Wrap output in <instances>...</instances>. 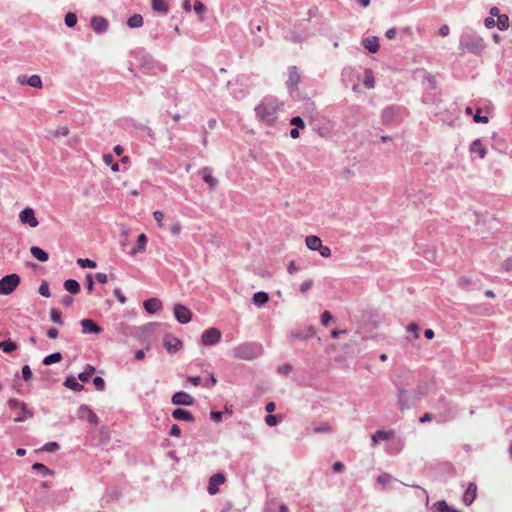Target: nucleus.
<instances>
[{
	"label": "nucleus",
	"mask_w": 512,
	"mask_h": 512,
	"mask_svg": "<svg viewBox=\"0 0 512 512\" xmlns=\"http://www.w3.org/2000/svg\"><path fill=\"white\" fill-rule=\"evenodd\" d=\"M279 109V104L273 100H264L261 102L256 108L255 112L257 117L267 125H272L277 116V111Z\"/></svg>",
	"instance_id": "obj_1"
},
{
	"label": "nucleus",
	"mask_w": 512,
	"mask_h": 512,
	"mask_svg": "<svg viewBox=\"0 0 512 512\" xmlns=\"http://www.w3.org/2000/svg\"><path fill=\"white\" fill-rule=\"evenodd\" d=\"M485 47L483 39L475 34L464 33L460 37L459 48L462 53H478Z\"/></svg>",
	"instance_id": "obj_2"
},
{
	"label": "nucleus",
	"mask_w": 512,
	"mask_h": 512,
	"mask_svg": "<svg viewBox=\"0 0 512 512\" xmlns=\"http://www.w3.org/2000/svg\"><path fill=\"white\" fill-rule=\"evenodd\" d=\"M262 354V346L256 343H242L233 349V355L241 360H253Z\"/></svg>",
	"instance_id": "obj_3"
},
{
	"label": "nucleus",
	"mask_w": 512,
	"mask_h": 512,
	"mask_svg": "<svg viewBox=\"0 0 512 512\" xmlns=\"http://www.w3.org/2000/svg\"><path fill=\"white\" fill-rule=\"evenodd\" d=\"M20 276L18 274H9L0 279V295L11 294L20 284Z\"/></svg>",
	"instance_id": "obj_4"
},
{
	"label": "nucleus",
	"mask_w": 512,
	"mask_h": 512,
	"mask_svg": "<svg viewBox=\"0 0 512 512\" xmlns=\"http://www.w3.org/2000/svg\"><path fill=\"white\" fill-rule=\"evenodd\" d=\"M220 340H221V331L215 327L205 330L201 335V342L203 345H206V346L215 345Z\"/></svg>",
	"instance_id": "obj_5"
},
{
	"label": "nucleus",
	"mask_w": 512,
	"mask_h": 512,
	"mask_svg": "<svg viewBox=\"0 0 512 512\" xmlns=\"http://www.w3.org/2000/svg\"><path fill=\"white\" fill-rule=\"evenodd\" d=\"M173 313L176 320L181 324H187L188 322L191 321V311L182 304H176L173 308Z\"/></svg>",
	"instance_id": "obj_6"
},
{
	"label": "nucleus",
	"mask_w": 512,
	"mask_h": 512,
	"mask_svg": "<svg viewBox=\"0 0 512 512\" xmlns=\"http://www.w3.org/2000/svg\"><path fill=\"white\" fill-rule=\"evenodd\" d=\"M19 219L22 224L29 225L32 228L37 227L39 224L37 218L35 217L34 210L30 207H27L20 212Z\"/></svg>",
	"instance_id": "obj_7"
},
{
	"label": "nucleus",
	"mask_w": 512,
	"mask_h": 512,
	"mask_svg": "<svg viewBox=\"0 0 512 512\" xmlns=\"http://www.w3.org/2000/svg\"><path fill=\"white\" fill-rule=\"evenodd\" d=\"M171 402L174 405L192 406L195 400L190 394L184 391H179L172 395Z\"/></svg>",
	"instance_id": "obj_8"
},
{
	"label": "nucleus",
	"mask_w": 512,
	"mask_h": 512,
	"mask_svg": "<svg viewBox=\"0 0 512 512\" xmlns=\"http://www.w3.org/2000/svg\"><path fill=\"white\" fill-rule=\"evenodd\" d=\"M163 346L169 353L173 354L182 348L183 343L173 335H166L163 339Z\"/></svg>",
	"instance_id": "obj_9"
},
{
	"label": "nucleus",
	"mask_w": 512,
	"mask_h": 512,
	"mask_svg": "<svg viewBox=\"0 0 512 512\" xmlns=\"http://www.w3.org/2000/svg\"><path fill=\"white\" fill-rule=\"evenodd\" d=\"M396 390H397V402H398L399 409L401 411H404V410L410 408L412 405V402L410 401V399L408 397L407 391L399 385H396Z\"/></svg>",
	"instance_id": "obj_10"
},
{
	"label": "nucleus",
	"mask_w": 512,
	"mask_h": 512,
	"mask_svg": "<svg viewBox=\"0 0 512 512\" xmlns=\"http://www.w3.org/2000/svg\"><path fill=\"white\" fill-rule=\"evenodd\" d=\"M300 82V74L296 66L288 68V79L286 85L290 91L295 90Z\"/></svg>",
	"instance_id": "obj_11"
},
{
	"label": "nucleus",
	"mask_w": 512,
	"mask_h": 512,
	"mask_svg": "<svg viewBox=\"0 0 512 512\" xmlns=\"http://www.w3.org/2000/svg\"><path fill=\"white\" fill-rule=\"evenodd\" d=\"M397 118H398V110L395 107L390 106V107L383 109L382 115H381V120H382L383 124L392 125L397 121Z\"/></svg>",
	"instance_id": "obj_12"
},
{
	"label": "nucleus",
	"mask_w": 512,
	"mask_h": 512,
	"mask_svg": "<svg viewBox=\"0 0 512 512\" xmlns=\"http://www.w3.org/2000/svg\"><path fill=\"white\" fill-rule=\"evenodd\" d=\"M225 482V476L222 473H216L209 479L208 493L211 495L219 491V486Z\"/></svg>",
	"instance_id": "obj_13"
},
{
	"label": "nucleus",
	"mask_w": 512,
	"mask_h": 512,
	"mask_svg": "<svg viewBox=\"0 0 512 512\" xmlns=\"http://www.w3.org/2000/svg\"><path fill=\"white\" fill-rule=\"evenodd\" d=\"M78 416L82 419L86 418L94 426L98 424L97 415L87 405L83 404L78 408Z\"/></svg>",
	"instance_id": "obj_14"
},
{
	"label": "nucleus",
	"mask_w": 512,
	"mask_h": 512,
	"mask_svg": "<svg viewBox=\"0 0 512 512\" xmlns=\"http://www.w3.org/2000/svg\"><path fill=\"white\" fill-rule=\"evenodd\" d=\"M80 325L83 334H98L102 332V328L91 319H82Z\"/></svg>",
	"instance_id": "obj_15"
},
{
	"label": "nucleus",
	"mask_w": 512,
	"mask_h": 512,
	"mask_svg": "<svg viewBox=\"0 0 512 512\" xmlns=\"http://www.w3.org/2000/svg\"><path fill=\"white\" fill-rule=\"evenodd\" d=\"M90 25L97 33L105 32L108 29V21L102 16H93Z\"/></svg>",
	"instance_id": "obj_16"
},
{
	"label": "nucleus",
	"mask_w": 512,
	"mask_h": 512,
	"mask_svg": "<svg viewBox=\"0 0 512 512\" xmlns=\"http://www.w3.org/2000/svg\"><path fill=\"white\" fill-rule=\"evenodd\" d=\"M144 308L150 314H155L162 309V302L158 298H150L144 301Z\"/></svg>",
	"instance_id": "obj_17"
},
{
	"label": "nucleus",
	"mask_w": 512,
	"mask_h": 512,
	"mask_svg": "<svg viewBox=\"0 0 512 512\" xmlns=\"http://www.w3.org/2000/svg\"><path fill=\"white\" fill-rule=\"evenodd\" d=\"M477 486L475 483H469L464 495L463 503L467 506L471 505L476 498Z\"/></svg>",
	"instance_id": "obj_18"
},
{
	"label": "nucleus",
	"mask_w": 512,
	"mask_h": 512,
	"mask_svg": "<svg viewBox=\"0 0 512 512\" xmlns=\"http://www.w3.org/2000/svg\"><path fill=\"white\" fill-rule=\"evenodd\" d=\"M172 417L179 421H187V422H193L194 416L187 410L182 408H177L172 412Z\"/></svg>",
	"instance_id": "obj_19"
},
{
	"label": "nucleus",
	"mask_w": 512,
	"mask_h": 512,
	"mask_svg": "<svg viewBox=\"0 0 512 512\" xmlns=\"http://www.w3.org/2000/svg\"><path fill=\"white\" fill-rule=\"evenodd\" d=\"M147 237L144 233L140 234L137 238L136 246L130 251L131 256L142 253L146 249Z\"/></svg>",
	"instance_id": "obj_20"
},
{
	"label": "nucleus",
	"mask_w": 512,
	"mask_h": 512,
	"mask_svg": "<svg viewBox=\"0 0 512 512\" xmlns=\"http://www.w3.org/2000/svg\"><path fill=\"white\" fill-rule=\"evenodd\" d=\"M470 152L478 153L479 158L483 159L486 156L487 150L482 144L480 139L474 140L470 145Z\"/></svg>",
	"instance_id": "obj_21"
},
{
	"label": "nucleus",
	"mask_w": 512,
	"mask_h": 512,
	"mask_svg": "<svg viewBox=\"0 0 512 512\" xmlns=\"http://www.w3.org/2000/svg\"><path fill=\"white\" fill-rule=\"evenodd\" d=\"M432 509L434 512H460L458 509L449 506L444 500L435 502Z\"/></svg>",
	"instance_id": "obj_22"
},
{
	"label": "nucleus",
	"mask_w": 512,
	"mask_h": 512,
	"mask_svg": "<svg viewBox=\"0 0 512 512\" xmlns=\"http://www.w3.org/2000/svg\"><path fill=\"white\" fill-rule=\"evenodd\" d=\"M363 46L371 53L379 50V40L377 37H367L363 40Z\"/></svg>",
	"instance_id": "obj_23"
},
{
	"label": "nucleus",
	"mask_w": 512,
	"mask_h": 512,
	"mask_svg": "<svg viewBox=\"0 0 512 512\" xmlns=\"http://www.w3.org/2000/svg\"><path fill=\"white\" fill-rule=\"evenodd\" d=\"M393 436V431L378 430L372 435V445L376 446L380 440H388Z\"/></svg>",
	"instance_id": "obj_24"
},
{
	"label": "nucleus",
	"mask_w": 512,
	"mask_h": 512,
	"mask_svg": "<svg viewBox=\"0 0 512 512\" xmlns=\"http://www.w3.org/2000/svg\"><path fill=\"white\" fill-rule=\"evenodd\" d=\"M305 243L310 250L317 251L322 244V240L318 236L309 235L306 237Z\"/></svg>",
	"instance_id": "obj_25"
},
{
	"label": "nucleus",
	"mask_w": 512,
	"mask_h": 512,
	"mask_svg": "<svg viewBox=\"0 0 512 512\" xmlns=\"http://www.w3.org/2000/svg\"><path fill=\"white\" fill-rule=\"evenodd\" d=\"M30 253L32 254V256L34 258H36L40 262H46L49 259L48 254L43 249H41L40 247H37V246L31 247Z\"/></svg>",
	"instance_id": "obj_26"
},
{
	"label": "nucleus",
	"mask_w": 512,
	"mask_h": 512,
	"mask_svg": "<svg viewBox=\"0 0 512 512\" xmlns=\"http://www.w3.org/2000/svg\"><path fill=\"white\" fill-rule=\"evenodd\" d=\"M203 180L209 185L211 189H214L218 184V180L211 175V170L208 167L202 170Z\"/></svg>",
	"instance_id": "obj_27"
},
{
	"label": "nucleus",
	"mask_w": 512,
	"mask_h": 512,
	"mask_svg": "<svg viewBox=\"0 0 512 512\" xmlns=\"http://www.w3.org/2000/svg\"><path fill=\"white\" fill-rule=\"evenodd\" d=\"M64 386L76 392L82 391L84 389V386L78 383L75 377L73 376H69L66 378Z\"/></svg>",
	"instance_id": "obj_28"
},
{
	"label": "nucleus",
	"mask_w": 512,
	"mask_h": 512,
	"mask_svg": "<svg viewBox=\"0 0 512 512\" xmlns=\"http://www.w3.org/2000/svg\"><path fill=\"white\" fill-rule=\"evenodd\" d=\"M64 288L71 294H78L80 292V284L74 279H68L64 282Z\"/></svg>",
	"instance_id": "obj_29"
},
{
	"label": "nucleus",
	"mask_w": 512,
	"mask_h": 512,
	"mask_svg": "<svg viewBox=\"0 0 512 512\" xmlns=\"http://www.w3.org/2000/svg\"><path fill=\"white\" fill-rule=\"evenodd\" d=\"M268 301H269V295H268V293H266L264 291L256 292L253 295V302L255 305H257L259 307L266 304Z\"/></svg>",
	"instance_id": "obj_30"
},
{
	"label": "nucleus",
	"mask_w": 512,
	"mask_h": 512,
	"mask_svg": "<svg viewBox=\"0 0 512 512\" xmlns=\"http://www.w3.org/2000/svg\"><path fill=\"white\" fill-rule=\"evenodd\" d=\"M363 84L367 89H373L375 87L374 75L371 69H365Z\"/></svg>",
	"instance_id": "obj_31"
},
{
	"label": "nucleus",
	"mask_w": 512,
	"mask_h": 512,
	"mask_svg": "<svg viewBox=\"0 0 512 512\" xmlns=\"http://www.w3.org/2000/svg\"><path fill=\"white\" fill-rule=\"evenodd\" d=\"M152 9L162 14L168 13V6L164 0H152Z\"/></svg>",
	"instance_id": "obj_32"
},
{
	"label": "nucleus",
	"mask_w": 512,
	"mask_h": 512,
	"mask_svg": "<svg viewBox=\"0 0 512 512\" xmlns=\"http://www.w3.org/2000/svg\"><path fill=\"white\" fill-rule=\"evenodd\" d=\"M127 25L130 28H139L143 25V17L140 14H134L127 20Z\"/></svg>",
	"instance_id": "obj_33"
},
{
	"label": "nucleus",
	"mask_w": 512,
	"mask_h": 512,
	"mask_svg": "<svg viewBox=\"0 0 512 512\" xmlns=\"http://www.w3.org/2000/svg\"><path fill=\"white\" fill-rule=\"evenodd\" d=\"M61 360H62V354L60 352H55V353H52V354L44 357L42 362L44 365H51L54 363H58Z\"/></svg>",
	"instance_id": "obj_34"
},
{
	"label": "nucleus",
	"mask_w": 512,
	"mask_h": 512,
	"mask_svg": "<svg viewBox=\"0 0 512 512\" xmlns=\"http://www.w3.org/2000/svg\"><path fill=\"white\" fill-rule=\"evenodd\" d=\"M16 348H17V344L10 339L0 342V349H2L3 352H5V353H11V352L15 351Z\"/></svg>",
	"instance_id": "obj_35"
},
{
	"label": "nucleus",
	"mask_w": 512,
	"mask_h": 512,
	"mask_svg": "<svg viewBox=\"0 0 512 512\" xmlns=\"http://www.w3.org/2000/svg\"><path fill=\"white\" fill-rule=\"evenodd\" d=\"M496 22V25L500 30H506L509 27V17L506 14L498 15Z\"/></svg>",
	"instance_id": "obj_36"
},
{
	"label": "nucleus",
	"mask_w": 512,
	"mask_h": 512,
	"mask_svg": "<svg viewBox=\"0 0 512 512\" xmlns=\"http://www.w3.org/2000/svg\"><path fill=\"white\" fill-rule=\"evenodd\" d=\"M95 372V368L92 365H87L85 371L78 375V378L82 382L89 381L90 376Z\"/></svg>",
	"instance_id": "obj_37"
},
{
	"label": "nucleus",
	"mask_w": 512,
	"mask_h": 512,
	"mask_svg": "<svg viewBox=\"0 0 512 512\" xmlns=\"http://www.w3.org/2000/svg\"><path fill=\"white\" fill-rule=\"evenodd\" d=\"M32 469L38 471L43 476H48V475H53L54 474V472L52 470H50L47 466H45L42 463H35V464H33Z\"/></svg>",
	"instance_id": "obj_38"
},
{
	"label": "nucleus",
	"mask_w": 512,
	"mask_h": 512,
	"mask_svg": "<svg viewBox=\"0 0 512 512\" xmlns=\"http://www.w3.org/2000/svg\"><path fill=\"white\" fill-rule=\"evenodd\" d=\"M103 161L106 165H110L111 169L114 172H117L120 170L119 164L114 162L113 156L111 154H105L103 156Z\"/></svg>",
	"instance_id": "obj_39"
},
{
	"label": "nucleus",
	"mask_w": 512,
	"mask_h": 512,
	"mask_svg": "<svg viewBox=\"0 0 512 512\" xmlns=\"http://www.w3.org/2000/svg\"><path fill=\"white\" fill-rule=\"evenodd\" d=\"M50 319L55 324L63 325V320L61 318V312L56 308H52L50 310Z\"/></svg>",
	"instance_id": "obj_40"
},
{
	"label": "nucleus",
	"mask_w": 512,
	"mask_h": 512,
	"mask_svg": "<svg viewBox=\"0 0 512 512\" xmlns=\"http://www.w3.org/2000/svg\"><path fill=\"white\" fill-rule=\"evenodd\" d=\"M64 21L67 27L72 28L77 24V16L73 12H68L65 15Z\"/></svg>",
	"instance_id": "obj_41"
},
{
	"label": "nucleus",
	"mask_w": 512,
	"mask_h": 512,
	"mask_svg": "<svg viewBox=\"0 0 512 512\" xmlns=\"http://www.w3.org/2000/svg\"><path fill=\"white\" fill-rule=\"evenodd\" d=\"M26 83L31 86V87H34V88H41L42 87V80L40 78V76L38 75H32L30 76Z\"/></svg>",
	"instance_id": "obj_42"
},
{
	"label": "nucleus",
	"mask_w": 512,
	"mask_h": 512,
	"mask_svg": "<svg viewBox=\"0 0 512 512\" xmlns=\"http://www.w3.org/2000/svg\"><path fill=\"white\" fill-rule=\"evenodd\" d=\"M313 431H314V433H317V434L330 433L332 431V427L329 423H323L319 426L314 427Z\"/></svg>",
	"instance_id": "obj_43"
},
{
	"label": "nucleus",
	"mask_w": 512,
	"mask_h": 512,
	"mask_svg": "<svg viewBox=\"0 0 512 512\" xmlns=\"http://www.w3.org/2000/svg\"><path fill=\"white\" fill-rule=\"evenodd\" d=\"M60 449V445L57 442H48L43 447L42 450L45 452H56Z\"/></svg>",
	"instance_id": "obj_44"
},
{
	"label": "nucleus",
	"mask_w": 512,
	"mask_h": 512,
	"mask_svg": "<svg viewBox=\"0 0 512 512\" xmlns=\"http://www.w3.org/2000/svg\"><path fill=\"white\" fill-rule=\"evenodd\" d=\"M77 264L82 268H95L96 262L90 260V259H77Z\"/></svg>",
	"instance_id": "obj_45"
},
{
	"label": "nucleus",
	"mask_w": 512,
	"mask_h": 512,
	"mask_svg": "<svg viewBox=\"0 0 512 512\" xmlns=\"http://www.w3.org/2000/svg\"><path fill=\"white\" fill-rule=\"evenodd\" d=\"M391 480H392V476L390 474H388V473H382L376 479L377 483H379L382 486H385Z\"/></svg>",
	"instance_id": "obj_46"
},
{
	"label": "nucleus",
	"mask_w": 512,
	"mask_h": 512,
	"mask_svg": "<svg viewBox=\"0 0 512 512\" xmlns=\"http://www.w3.org/2000/svg\"><path fill=\"white\" fill-rule=\"evenodd\" d=\"M93 384H94L95 388L98 391H104L105 390V381H104V379L102 377L96 376L93 379Z\"/></svg>",
	"instance_id": "obj_47"
},
{
	"label": "nucleus",
	"mask_w": 512,
	"mask_h": 512,
	"mask_svg": "<svg viewBox=\"0 0 512 512\" xmlns=\"http://www.w3.org/2000/svg\"><path fill=\"white\" fill-rule=\"evenodd\" d=\"M481 112V108H478L477 111H476V114L473 115V120L474 122L476 123H488L489 122V118L487 116H481L480 114Z\"/></svg>",
	"instance_id": "obj_48"
},
{
	"label": "nucleus",
	"mask_w": 512,
	"mask_h": 512,
	"mask_svg": "<svg viewBox=\"0 0 512 512\" xmlns=\"http://www.w3.org/2000/svg\"><path fill=\"white\" fill-rule=\"evenodd\" d=\"M8 404L11 408H21L23 411H26L27 409L26 404L24 402H20L19 400L14 398L10 399Z\"/></svg>",
	"instance_id": "obj_49"
},
{
	"label": "nucleus",
	"mask_w": 512,
	"mask_h": 512,
	"mask_svg": "<svg viewBox=\"0 0 512 512\" xmlns=\"http://www.w3.org/2000/svg\"><path fill=\"white\" fill-rule=\"evenodd\" d=\"M290 124L295 126V128L303 129L305 127V123L300 116H295L290 120Z\"/></svg>",
	"instance_id": "obj_50"
},
{
	"label": "nucleus",
	"mask_w": 512,
	"mask_h": 512,
	"mask_svg": "<svg viewBox=\"0 0 512 512\" xmlns=\"http://www.w3.org/2000/svg\"><path fill=\"white\" fill-rule=\"evenodd\" d=\"M69 128L66 126L59 127L57 130L53 131L51 134L54 137L59 136H68L69 135Z\"/></svg>",
	"instance_id": "obj_51"
},
{
	"label": "nucleus",
	"mask_w": 512,
	"mask_h": 512,
	"mask_svg": "<svg viewBox=\"0 0 512 512\" xmlns=\"http://www.w3.org/2000/svg\"><path fill=\"white\" fill-rule=\"evenodd\" d=\"M39 293L44 297H50V289L49 284L47 282H42V284L39 287Z\"/></svg>",
	"instance_id": "obj_52"
},
{
	"label": "nucleus",
	"mask_w": 512,
	"mask_h": 512,
	"mask_svg": "<svg viewBox=\"0 0 512 512\" xmlns=\"http://www.w3.org/2000/svg\"><path fill=\"white\" fill-rule=\"evenodd\" d=\"M265 422L268 426H275L279 422V417L277 415H267L265 418Z\"/></svg>",
	"instance_id": "obj_53"
},
{
	"label": "nucleus",
	"mask_w": 512,
	"mask_h": 512,
	"mask_svg": "<svg viewBox=\"0 0 512 512\" xmlns=\"http://www.w3.org/2000/svg\"><path fill=\"white\" fill-rule=\"evenodd\" d=\"M458 286L462 289H466L471 284V279L465 276H462L458 279Z\"/></svg>",
	"instance_id": "obj_54"
},
{
	"label": "nucleus",
	"mask_w": 512,
	"mask_h": 512,
	"mask_svg": "<svg viewBox=\"0 0 512 512\" xmlns=\"http://www.w3.org/2000/svg\"><path fill=\"white\" fill-rule=\"evenodd\" d=\"M317 251L324 258H328L331 256V249L328 246H324L323 244L320 245Z\"/></svg>",
	"instance_id": "obj_55"
},
{
	"label": "nucleus",
	"mask_w": 512,
	"mask_h": 512,
	"mask_svg": "<svg viewBox=\"0 0 512 512\" xmlns=\"http://www.w3.org/2000/svg\"><path fill=\"white\" fill-rule=\"evenodd\" d=\"M153 217H154L155 221L158 223V226L160 228H162L163 227V219L165 217L164 213L162 211H155L153 213Z\"/></svg>",
	"instance_id": "obj_56"
},
{
	"label": "nucleus",
	"mask_w": 512,
	"mask_h": 512,
	"mask_svg": "<svg viewBox=\"0 0 512 512\" xmlns=\"http://www.w3.org/2000/svg\"><path fill=\"white\" fill-rule=\"evenodd\" d=\"M22 377L25 381H29L32 378V371L28 365L22 367Z\"/></svg>",
	"instance_id": "obj_57"
},
{
	"label": "nucleus",
	"mask_w": 512,
	"mask_h": 512,
	"mask_svg": "<svg viewBox=\"0 0 512 512\" xmlns=\"http://www.w3.org/2000/svg\"><path fill=\"white\" fill-rule=\"evenodd\" d=\"M277 371L279 374L288 375L292 371V366L290 364H284L279 366Z\"/></svg>",
	"instance_id": "obj_58"
},
{
	"label": "nucleus",
	"mask_w": 512,
	"mask_h": 512,
	"mask_svg": "<svg viewBox=\"0 0 512 512\" xmlns=\"http://www.w3.org/2000/svg\"><path fill=\"white\" fill-rule=\"evenodd\" d=\"M193 9L197 14L201 15L205 11L206 8H205V5L201 1L197 0L194 3Z\"/></svg>",
	"instance_id": "obj_59"
},
{
	"label": "nucleus",
	"mask_w": 512,
	"mask_h": 512,
	"mask_svg": "<svg viewBox=\"0 0 512 512\" xmlns=\"http://www.w3.org/2000/svg\"><path fill=\"white\" fill-rule=\"evenodd\" d=\"M332 319V315L329 311H324L321 315V323L324 326H327Z\"/></svg>",
	"instance_id": "obj_60"
},
{
	"label": "nucleus",
	"mask_w": 512,
	"mask_h": 512,
	"mask_svg": "<svg viewBox=\"0 0 512 512\" xmlns=\"http://www.w3.org/2000/svg\"><path fill=\"white\" fill-rule=\"evenodd\" d=\"M502 269L505 271V272H508V273H511L512 274V258H508L506 259L503 264H502Z\"/></svg>",
	"instance_id": "obj_61"
},
{
	"label": "nucleus",
	"mask_w": 512,
	"mask_h": 512,
	"mask_svg": "<svg viewBox=\"0 0 512 512\" xmlns=\"http://www.w3.org/2000/svg\"><path fill=\"white\" fill-rule=\"evenodd\" d=\"M312 285H313V281L311 279L307 280L300 285L299 290L301 293H305L312 287Z\"/></svg>",
	"instance_id": "obj_62"
},
{
	"label": "nucleus",
	"mask_w": 512,
	"mask_h": 512,
	"mask_svg": "<svg viewBox=\"0 0 512 512\" xmlns=\"http://www.w3.org/2000/svg\"><path fill=\"white\" fill-rule=\"evenodd\" d=\"M181 225L179 222L177 223H174L171 227H170V232L172 233V235H179V233L181 232Z\"/></svg>",
	"instance_id": "obj_63"
},
{
	"label": "nucleus",
	"mask_w": 512,
	"mask_h": 512,
	"mask_svg": "<svg viewBox=\"0 0 512 512\" xmlns=\"http://www.w3.org/2000/svg\"><path fill=\"white\" fill-rule=\"evenodd\" d=\"M222 415L223 413L222 412H219V411H212L210 413V418L215 421V422H220L222 420Z\"/></svg>",
	"instance_id": "obj_64"
}]
</instances>
